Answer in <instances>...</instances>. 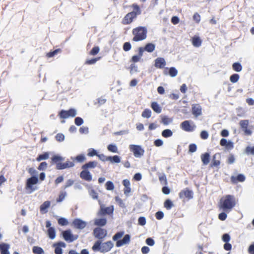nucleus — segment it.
I'll return each instance as SVG.
<instances>
[{"label": "nucleus", "instance_id": "nucleus-50", "mask_svg": "<svg viewBox=\"0 0 254 254\" xmlns=\"http://www.w3.org/2000/svg\"><path fill=\"white\" fill-rule=\"evenodd\" d=\"M66 193L64 191H61L60 193L58 198L57 199V202H60L62 201L65 198Z\"/></svg>", "mask_w": 254, "mask_h": 254}, {"label": "nucleus", "instance_id": "nucleus-19", "mask_svg": "<svg viewBox=\"0 0 254 254\" xmlns=\"http://www.w3.org/2000/svg\"><path fill=\"white\" fill-rule=\"evenodd\" d=\"M155 66L157 68H163L166 65V62L163 58H157L155 60Z\"/></svg>", "mask_w": 254, "mask_h": 254}, {"label": "nucleus", "instance_id": "nucleus-62", "mask_svg": "<svg viewBox=\"0 0 254 254\" xmlns=\"http://www.w3.org/2000/svg\"><path fill=\"white\" fill-rule=\"evenodd\" d=\"M193 19L198 23L200 21V16L198 13H195L193 15Z\"/></svg>", "mask_w": 254, "mask_h": 254}, {"label": "nucleus", "instance_id": "nucleus-2", "mask_svg": "<svg viewBox=\"0 0 254 254\" xmlns=\"http://www.w3.org/2000/svg\"><path fill=\"white\" fill-rule=\"evenodd\" d=\"M236 198L234 195H226L222 197L220 201V207L224 211L229 212L236 205Z\"/></svg>", "mask_w": 254, "mask_h": 254}, {"label": "nucleus", "instance_id": "nucleus-7", "mask_svg": "<svg viewBox=\"0 0 254 254\" xmlns=\"http://www.w3.org/2000/svg\"><path fill=\"white\" fill-rule=\"evenodd\" d=\"M193 193L191 190H190L189 188H186L184 190H182L179 193V197L181 199H185L190 200L193 198Z\"/></svg>", "mask_w": 254, "mask_h": 254}, {"label": "nucleus", "instance_id": "nucleus-20", "mask_svg": "<svg viewBox=\"0 0 254 254\" xmlns=\"http://www.w3.org/2000/svg\"><path fill=\"white\" fill-rule=\"evenodd\" d=\"M98 162L96 161H90L84 164L81 168L82 170H88L94 169L97 166Z\"/></svg>", "mask_w": 254, "mask_h": 254}, {"label": "nucleus", "instance_id": "nucleus-11", "mask_svg": "<svg viewBox=\"0 0 254 254\" xmlns=\"http://www.w3.org/2000/svg\"><path fill=\"white\" fill-rule=\"evenodd\" d=\"M181 127L184 130L190 132L193 131L195 126L194 125H191L190 121H185L181 123Z\"/></svg>", "mask_w": 254, "mask_h": 254}, {"label": "nucleus", "instance_id": "nucleus-60", "mask_svg": "<svg viewBox=\"0 0 254 254\" xmlns=\"http://www.w3.org/2000/svg\"><path fill=\"white\" fill-rule=\"evenodd\" d=\"M141 58L137 55L133 56L130 60V62L133 64L139 62Z\"/></svg>", "mask_w": 254, "mask_h": 254}, {"label": "nucleus", "instance_id": "nucleus-54", "mask_svg": "<svg viewBox=\"0 0 254 254\" xmlns=\"http://www.w3.org/2000/svg\"><path fill=\"white\" fill-rule=\"evenodd\" d=\"M58 223L61 226H65L68 224V221L64 218H60L58 219Z\"/></svg>", "mask_w": 254, "mask_h": 254}, {"label": "nucleus", "instance_id": "nucleus-16", "mask_svg": "<svg viewBox=\"0 0 254 254\" xmlns=\"http://www.w3.org/2000/svg\"><path fill=\"white\" fill-rule=\"evenodd\" d=\"M80 178L86 181L90 182L92 180V177L89 170H83L80 174Z\"/></svg>", "mask_w": 254, "mask_h": 254}, {"label": "nucleus", "instance_id": "nucleus-5", "mask_svg": "<svg viewBox=\"0 0 254 254\" xmlns=\"http://www.w3.org/2000/svg\"><path fill=\"white\" fill-rule=\"evenodd\" d=\"M93 234L96 238L102 240L106 237L107 231L105 229L96 227L93 230Z\"/></svg>", "mask_w": 254, "mask_h": 254}, {"label": "nucleus", "instance_id": "nucleus-38", "mask_svg": "<svg viewBox=\"0 0 254 254\" xmlns=\"http://www.w3.org/2000/svg\"><path fill=\"white\" fill-rule=\"evenodd\" d=\"M48 235L51 239H54L56 236V232L53 227H50L48 229Z\"/></svg>", "mask_w": 254, "mask_h": 254}, {"label": "nucleus", "instance_id": "nucleus-53", "mask_svg": "<svg viewBox=\"0 0 254 254\" xmlns=\"http://www.w3.org/2000/svg\"><path fill=\"white\" fill-rule=\"evenodd\" d=\"M106 188L107 190H112L114 189V185L112 182L108 181L106 183Z\"/></svg>", "mask_w": 254, "mask_h": 254}, {"label": "nucleus", "instance_id": "nucleus-47", "mask_svg": "<svg viewBox=\"0 0 254 254\" xmlns=\"http://www.w3.org/2000/svg\"><path fill=\"white\" fill-rule=\"evenodd\" d=\"M101 242L100 241H97L95 243L92 247V250L94 251L100 250L101 251Z\"/></svg>", "mask_w": 254, "mask_h": 254}, {"label": "nucleus", "instance_id": "nucleus-33", "mask_svg": "<svg viewBox=\"0 0 254 254\" xmlns=\"http://www.w3.org/2000/svg\"><path fill=\"white\" fill-rule=\"evenodd\" d=\"M71 159H72L73 161L76 160L78 162H83L85 160V157L83 154H79L76 156L75 158L71 157Z\"/></svg>", "mask_w": 254, "mask_h": 254}, {"label": "nucleus", "instance_id": "nucleus-44", "mask_svg": "<svg viewBox=\"0 0 254 254\" xmlns=\"http://www.w3.org/2000/svg\"><path fill=\"white\" fill-rule=\"evenodd\" d=\"M141 116L143 118H149L151 116V111L148 109H146L142 112Z\"/></svg>", "mask_w": 254, "mask_h": 254}, {"label": "nucleus", "instance_id": "nucleus-45", "mask_svg": "<svg viewBox=\"0 0 254 254\" xmlns=\"http://www.w3.org/2000/svg\"><path fill=\"white\" fill-rule=\"evenodd\" d=\"M159 180L162 184L165 185L167 184V180L165 174H163L160 175L159 177Z\"/></svg>", "mask_w": 254, "mask_h": 254}, {"label": "nucleus", "instance_id": "nucleus-21", "mask_svg": "<svg viewBox=\"0 0 254 254\" xmlns=\"http://www.w3.org/2000/svg\"><path fill=\"white\" fill-rule=\"evenodd\" d=\"M130 236L128 234L126 235L122 240L117 241L116 246L117 247H120L125 244H128L130 241Z\"/></svg>", "mask_w": 254, "mask_h": 254}, {"label": "nucleus", "instance_id": "nucleus-3", "mask_svg": "<svg viewBox=\"0 0 254 254\" xmlns=\"http://www.w3.org/2000/svg\"><path fill=\"white\" fill-rule=\"evenodd\" d=\"M132 33L133 36V41H140L146 38L147 30L145 27L138 26L132 29Z\"/></svg>", "mask_w": 254, "mask_h": 254}, {"label": "nucleus", "instance_id": "nucleus-14", "mask_svg": "<svg viewBox=\"0 0 254 254\" xmlns=\"http://www.w3.org/2000/svg\"><path fill=\"white\" fill-rule=\"evenodd\" d=\"M192 114L195 117H197L198 116L201 115L202 113V108L200 105L198 104H195L192 105Z\"/></svg>", "mask_w": 254, "mask_h": 254}, {"label": "nucleus", "instance_id": "nucleus-58", "mask_svg": "<svg viewBox=\"0 0 254 254\" xmlns=\"http://www.w3.org/2000/svg\"><path fill=\"white\" fill-rule=\"evenodd\" d=\"M74 123L76 125L80 126L83 123V120L80 117H76L74 120Z\"/></svg>", "mask_w": 254, "mask_h": 254}, {"label": "nucleus", "instance_id": "nucleus-23", "mask_svg": "<svg viewBox=\"0 0 254 254\" xmlns=\"http://www.w3.org/2000/svg\"><path fill=\"white\" fill-rule=\"evenodd\" d=\"M10 246L8 244L1 243L0 244V254H10L8 250Z\"/></svg>", "mask_w": 254, "mask_h": 254}, {"label": "nucleus", "instance_id": "nucleus-52", "mask_svg": "<svg viewBox=\"0 0 254 254\" xmlns=\"http://www.w3.org/2000/svg\"><path fill=\"white\" fill-rule=\"evenodd\" d=\"M124 234V232L123 231L117 232L113 237V240L115 241H117L119 239H120L123 237Z\"/></svg>", "mask_w": 254, "mask_h": 254}, {"label": "nucleus", "instance_id": "nucleus-13", "mask_svg": "<svg viewBox=\"0 0 254 254\" xmlns=\"http://www.w3.org/2000/svg\"><path fill=\"white\" fill-rule=\"evenodd\" d=\"M249 123V121L246 120H241L240 122V125L246 135L252 134V131L248 129Z\"/></svg>", "mask_w": 254, "mask_h": 254}, {"label": "nucleus", "instance_id": "nucleus-42", "mask_svg": "<svg viewBox=\"0 0 254 254\" xmlns=\"http://www.w3.org/2000/svg\"><path fill=\"white\" fill-rule=\"evenodd\" d=\"M172 122V119L167 116H163L161 118V123L164 125H168Z\"/></svg>", "mask_w": 254, "mask_h": 254}, {"label": "nucleus", "instance_id": "nucleus-57", "mask_svg": "<svg viewBox=\"0 0 254 254\" xmlns=\"http://www.w3.org/2000/svg\"><path fill=\"white\" fill-rule=\"evenodd\" d=\"M246 152L248 154H254V146H248L246 148Z\"/></svg>", "mask_w": 254, "mask_h": 254}, {"label": "nucleus", "instance_id": "nucleus-29", "mask_svg": "<svg viewBox=\"0 0 254 254\" xmlns=\"http://www.w3.org/2000/svg\"><path fill=\"white\" fill-rule=\"evenodd\" d=\"M155 48V45L154 44L149 43L146 44L143 47V50H145V51H146L148 53H151L154 51Z\"/></svg>", "mask_w": 254, "mask_h": 254}, {"label": "nucleus", "instance_id": "nucleus-35", "mask_svg": "<svg viewBox=\"0 0 254 254\" xmlns=\"http://www.w3.org/2000/svg\"><path fill=\"white\" fill-rule=\"evenodd\" d=\"M173 132L169 129H166L162 131V135L165 138H168L172 136Z\"/></svg>", "mask_w": 254, "mask_h": 254}, {"label": "nucleus", "instance_id": "nucleus-61", "mask_svg": "<svg viewBox=\"0 0 254 254\" xmlns=\"http://www.w3.org/2000/svg\"><path fill=\"white\" fill-rule=\"evenodd\" d=\"M97 156L99 158V159L100 160H102V161L105 162V161H109L108 157L105 156L103 154H98V155H97Z\"/></svg>", "mask_w": 254, "mask_h": 254}, {"label": "nucleus", "instance_id": "nucleus-64", "mask_svg": "<svg viewBox=\"0 0 254 254\" xmlns=\"http://www.w3.org/2000/svg\"><path fill=\"white\" fill-rule=\"evenodd\" d=\"M155 217L157 219L161 220L164 217V213L162 211H158L155 213Z\"/></svg>", "mask_w": 254, "mask_h": 254}, {"label": "nucleus", "instance_id": "nucleus-48", "mask_svg": "<svg viewBox=\"0 0 254 254\" xmlns=\"http://www.w3.org/2000/svg\"><path fill=\"white\" fill-rule=\"evenodd\" d=\"M99 47L98 46H95L90 51L89 55L91 56H95L99 52Z\"/></svg>", "mask_w": 254, "mask_h": 254}, {"label": "nucleus", "instance_id": "nucleus-9", "mask_svg": "<svg viewBox=\"0 0 254 254\" xmlns=\"http://www.w3.org/2000/svg\"><path fill=\"white\" fill-rule=\"evenodd\" d=\"M63 236L65 241L68 242H72L77 238V236H74L70 230L64 231L63 232Z\"/></svg>", "mask_w": 254, "mask_h": 254}, {"label": "nucleus", "instance_id": "nucleus-36", "mask_svg": "<svg viewBox=\"0 0 254 254\" xmlns=\"http://www.w3.org/2000/svg\"><path fill=\"white\" fill-rule=\"evenodd\" d=\"M61 51H61V49H57L53 51L47 53L46 54V56L48 58H50L54 57L55 55H56L58 53L61 52Z\"/></svg>", "mask_w": 254, "mask_h": 254}, {"label": "nucleus", "instance_id": "nucleus-4", "mask_svg": "<svg viewBox=\"0 0 254 254\" xmlns=\"http://www.w3.org/2000/svg\"><path fill=\"white\" fill-rule=\"evenodd\" d=\"M129 149L136 158H140L144 153V150L140 145L131 144L129 146Z\"/></svg>", "mask_w": 254, "mask_h": 254}, {"label": "nucleus", "instance_id": "nucleus-17", "mask_svg": "<svg viewBox=\"0 0 254 254\" xmlns=\"http://www.w3.org/2000/svg\"><path fill=\"white\" fill-rule=\"evenodd\" d=\"M55 247V253L56 254H62L63 251L61 248H65V244L63 242H60L54 245Z\"/></svg>", "mask_w": 254, "mask_h": 254}, {"label": "nucleus", "instance_id": "nucleus-63", "mask_svg": "<svg viewBox=\"0 0 254 254\" xmlns=\"http://www.w3.org/2000/svg\"><path fill=\"white\" fill-rule=\"evenodd\" d=\"M196 149H197V146H196V144H195L192 143V144H190L189 145V151L190 152H191V153L194 152L196 150Z\"/></svg>", "mask_w": 254, "mask_h": 254}, {"label": "nucleus", "instance_id": "nucleus-28", "mask_svg": "<svg viewBox=\"0 0 254 254\" xmlns=\"http://www.w3.org/2000/svg\"><path fill=\"white\" fill-rule=\"evenodd\" d=\"M52 163H55L56 164V168L58 169V164H62L61 162L63 160V158L59 155H54L52 158Z\"/></svg>", "mask_w": 254, "mask_h": 254}, {"label": "nucleus", "instance_id": "nucleus-31", "mask_svg": "<svg viewBox=\"0 0 254 254\" xmlns=\"http://www.w3.org/2000/svg\"><path fill=\"white\" fill-rule=\"evenodd\" d=\"M151 107L152 109V110L157 113H160L161 112V108L160 107L159 104L156 102H153L151 103Z\"/></svg>", "mask_w": 254, "mask_h": 254}, {"label": "nucleus", "instance_id": "nucleus-37", "mask_svg": "<svg viewBox=\"0 0 254 254\" xmlns=\"http://www.w3.org/2000/svg\"><path fill=\"white\" fill-rule=\"evenodd\" d=\"M32 252L34 254H44V252L42 248L38 246L33 247Z\"/></svg>", "mask_w": 254, "mask_h": 254}, {"label": "nucleus", "instance_id": "nucleus-10", "mask_svg": "<svg viewBox=\"0 0 254 254\" xmlns=\"http://www.w3.org/2000/svg\"><path fill=\"white\" fill-rule=\"evenodd\" d=\"M221 155L219 153H215L212 157V160L210 165V167H219L220 165Z\"/></svg>", "mask_w": 254, "mask_h": 254}, {"label": "nucleus", "instance_id": "nucleus-51", "mask_svg": "<svg viewBox=\"0 0 254 254\" xmlns=\"http://www.w3.org/2000/svg\"><path fill=\"white\" fill-rule=\"evenodd\" d=\"M64 134L61 133H58L55 136L56 140L58 142L63 141L64 140Z\"/></svg>", "mask_w": 254, "mask_h": 254}, {"label": "nucleus", "instance_id": "nucleus-41", "mask_svg": "<svg viewBox=\"0 0 254 254\" xmlns=\"http://www.w3.org/2000/svg\"><path fill=\"white\" fill-rule=\"evenodd\" d=\"M100 59L101 57H98L91 60H87L85 62V64L88 65L93 64H95L98 61L100 60Z\"/></svg>", "mask_w": 254, "mask_h": 254}, {"label": "nucleus", "instance_id": "nucleus-40", "mask_svg": "<svg viewBox=\"0 0 254 254\" xmlns=\"http://www.w3.org/2000/svg\"><path fill=\"white\" fill-rule=\"evenodd\" d=\"M232 68L234 70L240 72L242 70V66L239 63H235L232 64Z\"/></svg>", "mask_w": 254, "mask_h": 254}, {"label": "nucleus", "instance_id": "nucleus-34", "mask_svg": "<svg viewBox=\"0 0 254 254\" xmlns=\"http://www.w3.org/2000/svg\"><path fill=\"white\" fill-rule=\"evenodd\" d=\"M49 157V153L46 152L43 154L39 155L36 158V160L38 162H40L41 160L47 159Z\"/></svg>", "mask_w": 254, "mask_h": 254}, {"label": "nucleus", "instance_id": "nucleus-56", "mask_svg": "<svg viewBox=\"0 0 254 254\" xmlns=\"http://www.w3.org/2000/svg\"><path fill=\"white\" fill-rule=\"evenodd\" d=\"M48 166V164L46 162H41L38 167V169L39 170H45Z\"/></svg>", "mask_w": 254, "mask_h": 254}, {"label": "nucleus", "instance_id": "nucleus-46", "mask_svg": "<svg viewBox=\"0 0 254 254\" xmlns=\"http://www.w3.org/2000/svg\"><path fill=\"white\" fill-rule=\"evenodd\" d=\"M240 78V76L238 74L235 73L231 75L230 77V80L231 82L232 83H236L237 82Z\"/></svg>", "mask_w": 254, "mask_h": 254}, {"label": "nucleus", "instance_id": "nucleus-39", "mask_svg": "<svg viewBox=\"0 0 254 254\" xmlns=\"http://www.w3.org/2000/svg\"><path fill=\"white\" fill-rule=\"evenodd\" d=\"M173 206H174V204H173V202L169 199H166L164 203V206L167 210H170Z\"/></svg>", "mask_w": 254, "mask_h": 254}, {"label": "nucleus", "instance_id": "nucleus-49", "mask_svg": "<svg viewBox=\"0 0 254 254\" xmlns=\"http://www.w3.org/2000/svg\"><path fill=\"white\" fill-rule=\"evenodd\" d=\"M169 74L171 77H175L178 74L177 70L174 67H171L169 68Z\"/></svg>", "mask_w": 254, "mask_h": 254}, {"label": "nucleus", "instance_id": "nucleus-8", "mask_svg": "<svg viewBox=\"0 0 254 254\" xmlns=\"http://www.w3.org/2000/svg\"><path fill=\"white\" fill-rule=\"evenodd\" d=\"M38 182V178L36 176H33L28 179L26 181L25 189L26 190H30L32 192L35 190V188L33 187V185L37 184Z\"/></svg>", "mask_w": 254, "mask_h": 254}, {"label": "nucleus", "instance_id": "nucleus-1", "mask_svg": "<svg viewBox=\"0 0 254 254\" xmlns=\"http://www.w3.org/2000/svg\"><path fill=\"white\" fill-rule=\"evenodd\" d=\"M130 7L133 9V10L126 14L122 19L121 22L123 25L131 24L136 18L137 15L141 14V9L137 3L132 4Z\"/></svg>", "mask_w": 254, "mask_h": 254}, {"label": "nucleus", "instance_id": "nucleus-32", "mask_svg": "<svg viewBox=\"0 0 254 254\" xmlns=\"http://www.w3.org/2000/svg\"><path fill=\"white\" fill-rule=\"evenodd\" d=\"M108 160L112 163H119L121 162V158L118 155H114L113 156H108Z\"/></svg>", "mask_w": 254, "mask_h": 254}, {"label": "nucleus", "instance_id": "nucleus-12", "mask_svg": "<svg viewBox=\"0 0 254 254\" xmlns=\"http://www.w3.org/2000/svg\"><path fill=\"white\" fill-rule=\"evenodd\" d=\"M72 225L76 229H83L87 225L86 223L80 219H75L72 222Z\"/></svg>", "mask_w": 254, "mask_h": 254}, {"label": "nucleus", "instance_id": "nucleus-22", "mask_svg": "<svg viewBox=\"0 0 254 254\" xmlns=\"http://www.w3.org/2000/svg\"><path fill=\"white\" fill-rule=\"evenodd\" d=\"M114 210V208L113 205H111L109 207H101L100 212L101 214L102 215H111L113 214Z\"/></svg>", "mask_w": 254, "mask_h": 254}, {"label": "nucleus", "instance_id": "nucleus-18", "mask_svg": "<svg viewBox=\"0 0 254 254\" xmlns=\"http://www.w3.org/2000/svg\"><path fill=\"white\" fill-rule=\"evenodd\" d=\"M74 166V162L72 161H67L66 162L58 164V169L63 170L66 168H69Z\"/></svg>", "mask_w": 254, "mask_h": 254}, {"label": "nucleus", "instance_id": "nucleus-30", "mask_svg": "<svg viewBox=\"0 0 254 254\" xmlns=\"http://www.w3.org/2000/svg\"><path fill=\"white\" fill-rule=\"evenodd\" d=\"M51 202L50 201H46L40 207L41 212L46 213L47 209L50 206Z\"/></svg>", "mask_w": 254, "mask_h": 254}, {"label": "nucleus", "instance_id": "nucleus-25", "mask_svg": "<svg viewBox=\"0 0 254 254\" xmlns=\"http://www.w3.org/2000/svg\"><path fill=\"white\" fill-rule=\"evenodd\" d=\"M192 44L195 47H199L201 46L202 41L197 36H194L191 39Z\"/></svg>", "mask_w": 254, "mask_h": 254}, {"label": "nucleus", "instance_id": "nucleus-55", "mask_svg": "<svg viewBox=\"0 0 254 254\" xmlns=\"http://www.w3.org/2000/svg\"><path fill=\"white\" fill-rule=\"evenodd\" d=\"M123 50L126 51H129L131 48V45L129 42H125L123 45Z\"/></svg>", "mask_w": 254, "mask_h": 254}, {"label": "nucleus", "instance_id": "nucleus-15", "mask_svg": "<svg viewBox=\"0 0 254 254\" xmlns=\"http://www.w3.org/2000/svg\"><path fill=\"white\" fill-rule=\"evenodd\" d=\"M113 246V243L110 241L103 243L101 247V252L104 253L110 251Z\"/></svg>", "mask_w": 254, "mask_h": 254}, {"label": "nucleus", "instance_id": "nucleus-26", "mask_svg": "<svg viewBox=\"0 0 254 254\" xmlns=\"http://www.w3.org/2000/svg\"><path fill=\"white\" fill-rule=\"evenodd\" d=\"M201 159L204 165H207L210 161V155L208 153H205L201 155Z\"/></svg>", "mask_w": 254, "mask_h": 254}, {"label": "nucleus", "instance_id": "nucleus-43", "mask_svg": "<svg viewBox=\"0 0 254 254\" xmlns=\"http://www.w3.org/2000/svg\"><path fill=\"white\" fill-rule=\"evenodd\" d=\"M108 150L113 153H118V147L117 146L113 144H109L107 147Z\"/></svg>", "mask_w": 254, "mask_h": 254}, {"label": "nucleus", "instance_id": "nucleus-6", "mask_svg": "<svg viewBox=\"0 0 254 254\" xmlns=\"http://www.w3.org/2000/svg\"><path fill=\"white\" fill-rule=\"evenodd\" d=\"M76 115V111L74 109H70L68 111L62 110L59 116L61 119H66L69 117H74Z\"/></svg>", "mask_w": 254, "mask_h": 254}, {"label": "nucleus", "instance_id": "nucleus-27", "mask_svg": "<svg viewBox=\"0 0 254 254\" xmlns=\"http://www.w3.org/2000/svg\"><path fill=\"white\" fill-rule=\"evenodd\" d=\"M107 219L106 218L96 219L94 221V225L98 227H103L106 225Z\"/></svg>", "mask_w": 254, "mask_h": 254}, {"label": "nucleus", "instance_id": "nucleus-24", "mask_svg": "<svg viewBox=\"0 0 254 254\" xmlns=\"http://www.w3.org/2000/svg\"><path fill=\"white\" fill-rule=\"evenodd\" d=\"M246 178L243 174H239L237 177L232 176L231 180L233 183H237L238 182H243L245 181Z\"/></svg>", "mask_w": 254, "mask_h": 254}, {"label": "nucleus", "instance_id": "nucleus-59", "mask_svg": "<svg viewBox=\"0 0 254 254\" xmlns=\"http://www.w3.org/2000/svg\"><path fill=\"white\" fill-rule=\"evenodd\" d=\"M87 155L89 156L92 157L95 155L97 156L98 154H97V151L95 149H94L93 148H90L88 150V152Z\"/></svg>", "mask_w": 254, "mask_h": 254}]
</instances>
